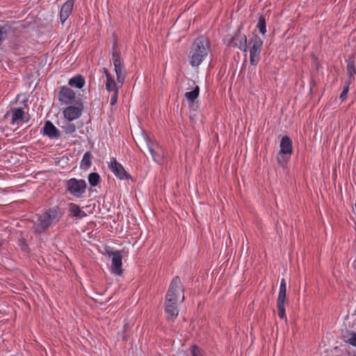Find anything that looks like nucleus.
Wrapping results in <instances>:
<instances>
[{
	"label": "nucleus",
	"mask_w": 356,
	"mask_h": 356,
	"mask_svg": "<svg viewBox=\"0 0 356 356\" xmlns=\"http://www.w3.org/2000/svg\"><path fill=\"white\" fill-rule=\"evenodd\" d=\"M184 288L181 279L175 276L171 281L165 298L164 312L167 320L174 321L179 314L178 304L184 300Z\"/></svg>",
	"instance_id": "1"
},
{
	"label": "nucleus",
	"mask_w": 356,
	"mask_h": 356,
	"mask_svg": "<svg viewBox=\"0 0 356 356\" xmlns=\"http://www.w3.org/2000/svg\"><path fill=\"white\" fill-rule=\"evenodd\" d=\"M286 300V283L284 278L280 281L279 293L277 298V315L281 319L286 320L285 304Z\"/></svg>",
	"instance_id": "8"
},
{
	"label": "nucleus",
	"mask_w": 356,
	"mask_h": 356,
	"mask_svg": "<svg viewBox=\"0 0 356 356\" xmlns=\"http://www.w3.org/2000/svg\"><path fill=\"white\" fill-rule=\"evenodd\" d=\"M280 150L279 152H281L282 154H292L293 145L291 139L287 136H283L280 141Z\"/></svg>",
	"instance_id": "16"
},
{
	"label": "nucleus",
	"mask_w": 356,
	"mask_h": 356,
	"mask_svg": "<svg viewBox=\"0 0 356 356\" xmlns=\"http://www.w3.org/2000/svg\"><path fill=\"white\" fill-rule=\"evenodd\" d=\"M210 50L209 40L204 37L197 38L193 42L189 52V63L193 67L199 66L207 56Z\"/></svg>",
	"instance_id": "3"
},
{
	"label": "nucleus",
	"mask_w": 356,
	"mask_h": 356,
	"mask_svg": "<svg viewBox=\"0 0 356 356\" xmlns=\"http://www.w3.org/2000/svg\"><path fill=\"white\" fill-rule=\"evenodd\" d=\"M122 256L119 251L112 252L111 271L117 275H121L122 273Z\"/></svg>",
	"instance_id": "14"
},
{
	"label": "nucleus",
	"mask_w": 356,
	"mask_h": 356,
	"mask_svg": "<svg viewBox=\"0 0 356 356\" xmlns=\"http://www.w3.org/2000/svg\"><path fill=\"white\" fill-rule=\"evenodd\" d=\"M88 182L92 186H96L100 182V176L97 172H91L88 175Z\"/></svg>",
	"instance_id": "25"
},
{
	"label": "nucleus",
	"mask_w": 356,
	"mask_h": 356,
	"mask_svg": "<svg viewBox=\"0 0 356 356\" xmlns=\"http://www.w3.org/2000/svg\"><path fill=\"white\" fill-rule=\"evenodd\" d=\"M84 105L81 99L79 98L73 104L68 105L63 109V114L65 120L72 122L79 119L83 111Z\"/></svg>",
	"instance_id": "7"
},
{
	"label": "nucleus",
	"mask_w": 356,
	"mask_h": 356,
	"mask_svg": "<svg viewBox=\"0 0 356 356\" xmlns=\"http://www.w3.org/2000/svg\"><path fill=\"white\" fill-rule=\"evenodd\" d=\"M24 115V111L21 108H14L12 111V119L11 122L12 124H15L19 120H23Z\"/></svg>",
	"instance_id": "21"
},
{
	"label": "nucleus",
	"mask_w": 356,
	"mask_h": 356,
	"mask_svg": "<svg viewBox=\"0 0 356 356\" xmlns=\"http://www.w3.org/2000/svg\"><path fill=\"white\" fill-rule=\"evenodd\" d=\"M111 60L114 66V71L116 74L118 83L121 86L124 82L127 72L124 64V60L121 56V51L118 47L117 42H115L113 44V51Z\"/></svg>",
	"instance_id": "4"
},
{
	"label": "nucleus",
	"mask_w": 356,
	"mask_h": 356,
	"mask_svg": "<svg viewBox=\"0 0 356 356\" xmlns=\"http://www.w3.org/2000/svg\"><path fill=\"white\" fill-rule=\"evenodd\" d=\"M58 100L65 105L74 104L79 98H76V93L71 88L67 86H62L58 95Z\"/></svg>",
	"instance_id": "10"
},
{
	"label": "nucleus",
	"mask_w": 356,
	"mask_h": 356,
	"mask_svg": "<svg viewBox=\"0 0 356 356\" xmlns=\"http://www.w3.org/2000/svg\"><path fill=\"white\" fill-rule=\"evenodd\" d=\"M74 0H67L61 7L60 11V19L63 24L72 12Z\"/></svg>",
	"instance_id": "15"
},
{
	"label": "nucleus",
	"mask_w": 356,
	"mask_h": 356,
	"mask_svg": "<svg viewBox=\"0 0 356 356\" xmlns=\"http://www.w3.org/2000/svg\"><path fill=\"white\" fill-rule=\"evenodd\" d=\"M86 188L87 184L83 179L71 178L65 184V193L72 195L76 198L82 197L86 193Z\"/></svg>",
	"instance_id": "5"
},
{
	"label": "nucleus",
	"mask_w": 356,
	"mask_h": 356,
	"mask_svg": "<svg viewBox=\"0 0 356 356\" xmlns=\"http://www.w3.org/2000/svg\"><path fill=\"white\" fill-rule=\"evenodd\" d=\"M350 84V83H349V82H346V86H344V88L340 95V97H339V98L341 101H344L346 99L348 91H349Z\"/></svg>",
	"instance_id": "30"
},
{
	"label": "nucleus",
	"mask_w": 356,
	"mask_h": 356,
	"mask_svg": "<svg viewBox=\"0 0 356 356\" xmlns=\"http://www.w3.org/2000/svg\"><path fill=\"white\" fill-rule=\"evenodd\" d=\"M104 72L106 77V80L113 78L108 70L106 67H104Z\"/></svg>",
	"instance_id": "31"
},
{
	"label": "nucleus",
	"mask_w": 356,
	"mask_h": 356,
	"mask_svg": "<svg viewBox=\"0 0 356 356\" xmlns=\"http://www.w3.org/2000/svg\"><path fill=\"white\" fill-rule=\"evenodd\" d=\"M257 27L259 31L262 35H265V33H266V19L264 16H260L259 17Z\"/></svg>",
	"instance_id": "26"
},
{
	"label": "nucleus",
	"mask_w": 356,
	"mask_h": 356,
	"mask_svg": "<svg viewBox=\"0 0 356 356\" xmlns=\"http://www.w3.org/2000/svg\"><path fill=\"white\" fill-rule=\"evenodd\" d=\"M62 129L65 134L67 135H72L76 132V128L74 124L68 121L62 126Z\"/></svg>",
	"instance_id": "23"
},
{
	"label": "nucleus",
	"mask_w": 356,
	"mask_h": 356,
	"mask_svg": "<svg viewBox=\"0 0 356 356\" xmlns=\"http://www.w3.org/2000/svg\"><path fill=\"white\" fill-rule=\"evenodd\" d=\"M92 155L90 152H86L81 161V166L83 168H88L91 165Z\"/></svg>",
	"instance_id": "24"
},
{
	"label": "nucleus",
	"mask_w": 356,
	"mask_h": 356,
	"mask_svg": "<svg viewBox=\"0 0 356 356\" xmlns=\"http://www.w3.org/2000/svg\"><path fill=\"white\" fill-rule=\"evenodd\" d=\"M108 167L110 170L120 180L129 179L131 175L124 170L122 165L118 163L116 159L113 157L108 163Z\"/></svg>",
	"instance_id": "11"
},
{
	"label": "nucleus",
	"mask_w": 356,
	"mask_h": 356,
	"mask_svg": "<svg viewBox=\"0 0 356 356\" xmlns=\"http://www.w3.org/2000/svg\"><path fill=\"white\" fill-rule=\"evenodd\" d=\"M291 154H282L281 152H279L277 154V163L282 166L285 167L288 163V161L291 159Z\"/></svg>",
	"instance_id": "22"
},
{
	"label": "nucleus",
	"mask_w": 356,
	"mask_h": 356,
	"mask_svg": "<svg viewBox=\"0 0 356 356\" xmlns=\"http://www.w3.org/2000/svg\"><path fill=\"white\" fill-rule=\"evenodd\" d=\"M191 355L192 356H205V353L197 346H193L191 348Z\"/></svg>",
	"instance_id": "29"
},
{
	"label": "nucleus",
	"mask_w": 356,
	"mask_h": 356,
	"mask_svg": "<svg viewBox=\"0 0 356 356\" xmlns=\"http://www.w3.org/2000/svg\"><path fill=\"white\" fill-rule=\"evenodd\" d=\"M200 95V87L198 86H195V87L189 92H186L184 94V97L188 102L189 106H191L194 104L195 99L199 97Z\"/></svg>",
	"instance_id": "19"
},
{
	"label": "nucleus",
	"mask_w": 356,
	"mask_h": 356,
	"mask_svg": "<svg viewBox=\"0 0 356 356\" xmlns=\"http://www.w3.org/2000/svg\"><path fill=\"white\" fill-rule=\"evenodd\" d=\"M353 212L354 215H356V204H355V207H353Z\"/></svg>",
	"instance_id": "32"
},
{
	"label": "nucleus",
	"mask_w": 356,
	"mask_h": 356,
	"mask_svg": "<svg viewBox=\"0 0 356 356\" xmlns=\"http://www.w3.org/2000/svg\"><path fill=\"white\" fill-rule=\"evenodd\" d=\"M250 63L257 65L260 60V54L263 47V40L257 35H254L249 40Z\"/></svg>",
	"instance_id": "6"
},
{
	"label": "nucleus",
	"mask_w": 356,
	"mask_h": 356,
	"mask_svg": "<svg viewBox=\"0 0 356 356\" xmlns=\"http://www.w3.org/2000/svg\"><path fill=\"white\" fill-rule=\"evenodd\" d=\"M147 145L153 160L158 163H162L165 154L162 147L156 141H148Z\"/></svg>",
	"instance_id": "9"
},
{
	"label": "nucleus",
	"mask_w": 356,
	"mask_h": 356,
	"mask_svg": "<svg viewBox=\"0 0 356 356\" xmlns=\"http://www.w3.org/2000/svg\"><path fill=\"white\" fill-rule=\"evenodd\" d=\"M347 63V72L348 75L349 83L355 81V75L356 74V69L355 66V58L353 56H350L346 60Z\"/></svg>",
	"instance_id": "18"
},
{
	"label": "nucleus",
	"mask_w": 356,
	"mask_h": 356,
	"mask_svg": "<svg viewBox=\"0 0 356 356\" xmlns=\"http://www.w3.org/2000/svg\"><path fill=\"white\" fill-rule=\"evenodd\" d=\"M228 46L238 48L240 50L247 51V37L244 33L237 31L228 42Z\"/></svg>",
	"instance_id": "12"
},
{
	"label": "nucleus",
	"mask_w": 356,
	"mask_h": 356,
	"mask_svg": "<svg viewBox=\"0 0 356 356\" xmlns=\"http://www.w3.org/2000/svg\"><path fill=\"white\" fill-rule=\"evenodd\" d=\"M353 356H356V355H353Z\"/></svg>",
	"instance_id": "33"
},
{
	"label": "nucleus",
	"mask_w": 356,
	"mask_h": 356,
	"mask_svg": "<svg viewBox=\"0 0 356 356\" xmlns=\"http://www.w3.org/2000/svg\"><path fill=\"white\" fill-rule=\"evenodd\" d=\"M106 89L111 93V105H115L118 102V94H119V86L115 82L114 78L108 79L106 81Z\"/></svg>",
	"instance_id": "13"
},
{
	"label": "nucleus",
	"mask_w": 356,
	"mask_h": 356,
	"mask_svg": "<svg viewBox=\"0 0 356 356\" xmlns=\"http://www.w3.org/2000/svg\"><path fill=\"white\" fill-rule=\"evenodd\" d=\"M44 134L48 136L50 138H58L59 137V131L50 121H47L43 127Z\"/></svg>",
	"instance_id": "17"
},
{
	"label": "nucleus",
	"mask_w": 356,
	"mask_h": 356,
	"mask_svg": "<svg viewBox=\"0 0 356 356\" xmlns=\"http://www.w3.org/2000/svg\"><path fill=\"white\" fill-rule=\"evenodd\" d=\"M68 84L72 87H75L79 89L82 88L85 85V80L81 75H77L69 80Z\"/></svg>",
	"instance_id": "20"
},
{
	"label": "nucleus",
	"mask_w": 356,
	"mask_h": 356,
	"mask_svg": "<svg viewBox=\"0 0 356 356\" xmlns=\"http://www.w3.org/2000/svg\"><path fill=\"white\" fill-rule=\"evenodd\" d=\"M70 211L71 213L75 217L79 216L80 213H81L80 207L77 204L74 203H71L70 204Z\"/></svg>",
	"instance_id": "28"
},
{
	"label": "nucleus",
	"mask_w": 356,
	"mask_h": 356,
	"mask_svg": "<svg viewBox=\"0 0 356 356\" xmlns=\"http://www.w3.org/2000/svg\"><path fill=\"white\" fill-rule=\"evenodd\" d=\"M62 216L63 212L58 206L49 208L37 216V219L33 225L34 232L37 234L45 232L51 225L58 222Z\"/></svg>",
	"instance_id": "2"
},
{
	"label": "nucleus",
	"mask_w": 356,
	"mask_h": 356,
	"mask_svg": "<svg viewBox=\"0 0 356 356\" xmlns=\"http://www.w3.org/2000/svg\"><path fill=\"white\" fill-rule=\"evenodd\" d=\"M346 342L352 346L356 347V332H350L346 336Z\"/></svg>",
	"instance_id": "27"
}]
</instances>
